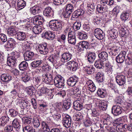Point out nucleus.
Segmentation results:
<instances>
[{
  "mask_svg": "<svg viewBox=\"0 0 132 132\" xmlns=\"http://www.w3.org/2000/svg\"><path fill=\"white\" fill-rule=\"evenodd\" d=\"M78 81V78L77 77L73 76L69 78L67 81V83L68 85L73 87L76 85Z\"/></svg>",
  "mask_w": 132,
  "mask_h": 132,
  "instance_id": "13",
  "label": "nucleus"
},
{
  "mask_svg": "<svg viewBox=\"0 0 132 132\" xmlns=\"http://www.w3.org/2000/svg\"><path fill=\"white\" fill-rule=\"evenodd\" d=\"M81 26V24L80 23L76 22L73 24V28L74 29L77 30L79 29Z\"/></svg>",
  "mask_w": 132,
  "mask_h": 132,
  "instance_id": "54",
  "label": "nucleus"
},
{
  "mask_svg": "<svg viewBox=\"0 0 132 132\" xmlns=\"http://www.w3.org/2000/svg\"><path fill=\"white\" fill-rule=\"evenodd\" d=\"M116 81L119 85H123L126 83L125 76L122 75H118L116 76Z\"/></svg>",
  "mask_w": 132,
  "mask_h": 132,
  "instance_id": "8",
  "label": "nucleus"
},
{
  "mask_svg": "<svg viewBox=\"0 0 132 132\" xmlns=\"http://www.w3.org/2000/svg\"><path fill=\"white\" fill-rule=\"evenodd\" d=\"M126 31L123 28H120L119 31L120 36L122 37H126L127 35L126 33Z\"/></svg>",
  "mask_w": 132,
  "mask_h": 132,
  "instance_id": "48",
  "label": "nucleus"
},
{
  "mask_svg": "<svg viewBox=\"0 0 132 132\" xmlns=\"http://www.w3.org/2000/svg\"><path fill=\"white\" fill-rule=\"evenodd\" d=\"M12 125L13 127L14 128L19 127V126H20L19 122L17 118H15L14 119L13 121Z\"/></svg>",
  "mask_w": 132,
  "mask_h": 132,
  "instance_id": "49",
  "label": "nucleus"
},
{
  "mask_svg": "<svg viewBox=\"0 0 132 132\" xmlns=\"http://www.w3.org/2000/svg\"><path fill=\"white\" fill-rule=\"evenodd\" d=\"M109 34L111 37L113 39L116 38L118 36L117 32L114 29H112L110 31Z\"/></svg>",
  "mask_w": 132,
  "mask_h": 132,
  "instance_id": "40",
  "label": "nucleus"
},
{
  "mask_svg": "<svg viewBox=\"0 0 132 132\" xmlns=\"http://www.w3.org/2000/svg\"><path fill=\"white\" fill-rule=\"evenodd\" d=\"M47 105L45 103H42L39 104V108L40 110L44 111L46 109Z\"/></svg>",
  "mask_w": 132,
  "mask_h": 132,
  "instance_id": "55",
  "label": "nucleus"
},
{
  "mask_svg": "<svg viewBox=\"0 0 132 132\" xmlns=\"http://www.w3.org/2000/svg\"><path fill=\"white\" fill-rule=\"evenodd\" d=\"M41 127L43 130V132H49L50 129L47 123L42 121L41 123Z\"/></svg>",
  "mask_w": 132,
  "mask_h": 132,
  "instance_id": "33",
  "label": "nucleus"
},
{
  "mask_svg": "<svg viewBox=\"0 0 132 132\" xmlns=\"http://www.w3.org/2000/svg\"><path fill=\"white\" fill-rule=\"evenodd\" d=\"M112 118L109 115H107L106 119L104 120V123L105 124L107 125H110L111 122L112 121Z\"/></svg>",
  "mask_w": 132,
  "mask_h": 132,
  "instance_id": "45",
  "label": "nucleus"
},
{
  "mask_svg": "<svg viewBox=\"0 0 132 132\" xmlns=\"http://www.w3.org/2000/svg\"><path fill=\"white\" fill-rule=\"evenodd\" d=\"M33 124L35 128H38L40 125L39 120L37 119L33 120Z\"/></svg>",
  "mask_w": 132,
  "mask_h": 132,
  "instance_id": "57",
  "label": "nucleus"
},
{
  "mask_svg": "<svg viewBox=\"0 0 132 132\" xmlns=\"http://www.w3.org/2000/svg\"><path fill=\"white\" fill-rule=\"evenodd\" d=\"M65 25L64 22L58 20H52L50 22L49 26L53 31L62 30Z\"/></svg>",
  "mask_w": 132,
  "mask_h": 132,
  "instance_id": "1",
  "label": "nucleus"
},
{
  "mask_svg": "<svg viewBox=\"0 0 132 132\" xmlns=\"http://www.w3.org/2000/svg\"><path fill=\"white\" fill-rule=\"evenodd\" d=\"M78 37L81 39H85L87 38V35L84 32H78Z\"/></svg>",
  "mask_w": 132,
  "mask_h": 132,
  "instance_id": "47",
  "label": "nucleus"
},
{
  "mask_svg": "<svg viewBox=\"0 0 132 132\" xmlns=\"http://www.w3.org/2000/svg\"><path fill=\"white\" fill-rule=\"evenodd\" d=\"M26 6V3L23 0H18L17 3V6L19 10L24 8Z\"/></svg>",
  "mask_w": 132,
  "mask_h": 132,
  "instance_id": "35",
  "label": "nucleus"
},
{
  "mask_svg": "<svg viewBox=\"0 0 132 132\" xmlns=\"http://www.w3.org/2000/svg\"><path fill=\"white\" fill-rule=\"evenodd\" d=\"M0 41L3 42H5L7 41V38L6 35L2 34H0Z\"/></svg>",
  "mask_w": 132,
  "mask_h": 132,
  "instance_id": "56",
  "label": "nucleus"
},
{
  "mask_svg": "<svg viewBox=\"0 0 132 132\" xmlns=\"http://www.w3.org/2000/svg\"><path fill=\"white\" fill-rule=\"evenodd\" d=\"M64 110H67L69 109L70 107L69 103L66 102L64 103L62 106Z\"/></svg>",
  "mask_w": 132,
  "mask_h": 132,
  "instance_id": "60",
  "label": "nucleus"
},
{
  "mask_svg": "<svg viewBox=\"0 0 132 132\" xmlns=\"http://www.w3.org/2000/svg\"><path fill=\"white\" fill-rule=\"evenodd\" d=\"M106 92L105 89H99L97 90V94L101 98H104L106 95Z\"/></svg>",
  "mask_w": 132,
  "mask_h": 132,
  "instance_id": "36",
  "label": "nucleus"
},
{
  "mask_svg": "<svg viewBox=\"0 0 132 132\" xmlns=\"http://www.w3.org/2000/svg\"><path fill=\"white\" fill-rule=\"evenodd\" d=\"M79 44L78 47L79 49L82 51L84 50L85 49H87L90 48L89 44L88 42L87 41H83L80 42Z\"/></svg>",
  "mask_w": 132,
  "mask_h": 132,
  "instance_id": "14",
  "label": "nucleus"
},
{
  "mask_svg": "<svg viewBox=\"0 0 132 132\" xmlns=\"http://www.w3.org/2000/svg\"><path fill=\"white\" fill-rule=\"evenodd\" d=\"M44 19L40 15H36L33 17V23L36 25H42L44 22Z\"/></svg>",
  "mask_w": 132,
  "mask_h": 132,
  "instance_id": "11",
  "label": "nucleus"
},
{
  "mask_svg": "<svg viewBox=\"0 0 132 132\" xmlns=\"http://www.w3.org/2000/svg\"><path fill=\"white\" fill-rule=\"evenodd\" d=\"M103 61H96L94 63L95 67L99 69L103 68Z\"/></svg>",
  "mask_w": 132,
  "mask_h": 132,
  "instance_id": "41",
  "label": "nucleus"
},
{
  "mask_svg": "<svg viewBox=\"0 0 132 132\" xmlns=\"http://www.w3.org/2000/svg\"><path fill=\"white\" fill-rule=\"evenodd\" d=\"M126 54V53L125 51H121L116 58L117 62L118 63H122L125 60Z\"/></svg>",
  "mask_w": 132,
  "mask_h": 132,
  "instance_id": "7",
  "label": "nucleus"
},
{
  "mask_svg": "<svg viewBox=\"0 0 132 132\" xmlns=\"http://www.w3.org/2000/svg\"><path fill=\"white\" fill-rule=\"evenodd\" d=\"M35 129H33L32 127L29 126H26L23 128V132H33Z\"/></svg>",
  "mask_w": 132,
  "mask_h": 132,
  "instance_id": "46",
  "label": "nucleus"
},
{
  "mask_svg": "<svg viewBox=\"0 0 132 132\" xmlns=\"http://www.w3.org/2000/svg\"><path fill=\"white\" fill-rule=\"evenodd\" d=\"M74 2V4H68L66 5V11H68L71 13L74 11L73 8L76 6L77 2L75 1H73L72 2Z\"/></svg>",
  "mask_w": 132,
  "mask_h": 132,
  "instance_id": "32",
  "label": "nucleus"
},
{
  "mask_svg": "<svg viewBox=\"0 0 132 132\" xmlns=\"http://www.w3.org/2000/svg\"><path fill=\"white\" fill-rule=\"evenodd\" d=\"M57 95L61 97H63L66 95L65 91L64 90H61L57 93Z\"/></svg>",
  "mask_w": 132,
  "mask_h": 132,
  "instance_id": "62",
  "label": "nucleus"
},
{
  "mask_svg": "<svg viewBox=\"0 0 132 132\" xmlns=\"http://www.w3.org/2000/svg\"><path fill=\"white\" fill-rule=\"evenodd\" d=\"M83 70L86 73L89 74H92L94 72L95 68L92 65H88L84 67Z\"/></svg>",
  "mask_w": 132,
  "mask_h": 132,
  "instance_id": "16",
  "label": "nucleus"
},
{
  "mask_svg": "<svg viewBox=\"0 0 132 132\" xmlns=\"http://www.w3.org/2000/svg\"><path fill=\"white\" fill-rule=\"evenodd\" d=\"M62 123L63 126L66 128H69L71 126V119L70 116L67 114L62 115Z\"/></svg>",
  "mask_w": 132,
  "mask_h": 132,
  "instance_id": "4",
  "label": "nucleus"
},
{
  "mask_svg": "<svg viewBox=\"0 0 132 132\" xmlns=\"http://www.w3.org/2000/svg\"><path fill=\"white\" fill-rule=\"evenodd\" d=\"M13 126L10 125H7L5 127L4 130L6 132H10L12 131L13 130Z\"/></svg>",
  "mask_w": 132,
  "mask_h": 132,
  "instance_id": "59",
  "label": "nucleus"
},
{
  "mask_svg": "<svg viewBox=\"0 0 132 132\" xmlns=\"http://www.w3.org/2000/svg\"><path fill=\"white\" fill-rule=\"evenodd\" d=\"M100 4L97 5L96 7V11L100 13H103L108 11V6L111 5L106 3L101 0L100 1Z\"/></svg>",
  "mask_w": 132,
  "mask_h": 132,
  "instance_id": "2",
  "label": "nucleus"
},
{
  "mask_svg": "<svg viewBox=\"0 0 132 132\" xmlns=\"http://www.w3.org/2000/svg\"><path fill=\"white\" fill-rule=\"evenodd\" d=\"M113 11L116 14H118L120 10V8L119 6H116L113 9Z\"/></svg>",
  "mask_w": 132,
  "mask_h": 132,
  "instance_id": "63",
  "label": "nucleus"
},
{
  "mask_svg": "<svg viewBox=\"0 0 132 132\" xmlns=\"http://www.w3.org/2000/svg\"><path fill=\"white\" fill-rule=\"evenodd\" d=\"M9 112H10V115L12 117H16L18 114V112L13 109H10Z\"/></svg>",
  "mask_w": 132,
  "mask_h": 132,
  "instance_id": "51",
  "label": "nucleus"
},
{
  "mask_svg": "<svg viewBox=\"0 0 132 132\" xmlns=\"http://www.w3.org/2000/svg\"><path fill=\"white\" fill-rule=\"evenodd\" d=\"M94 35L98 39L102 40L105 36V34L103 31L100 28H96L94 31Z\"/></svg>",
  "mask_w": 132,
  "mask_h": 132,
  "instance_id": "6",
  "label": "nucleus"
},
{
  "mask_svg": "<svg viewBox=\"0 0 132 132\" xmlns=\"http://www.w3.org/2000/svg\"><path fill=\"white\" fill-rule=\"evenodd\" d=\"M87 59L88 61L90 63H92L95 60L96 55L95 53L92 52L88 53Z\"/></svg>",
  "mask_w": 132,
  "mask_h": 132,
  "instance_id": "28",
  "label": "nucleus"
},
{
  "mask_svg": "<svg viewBox=\"0 0 132 132\" xmlns=\"http://www.w3.org/2000/svg\"><path fill=\"white\" fill-rule=\"evenodd\" d=\"M72 55L69 52L63 53L61 55V61L63 63H65L71 59Z\"/></svg>",
  "mask_w": 132,
  "mask_h": 132,
  "instance_id": "10",
  "label": "nucleus"
},
{
  "mask_svg": "<svg viewBox=\"0 0 132 132\" xmlns=\"http://www.w3.org/2000/svg\"><path fill=\"white\" fill-rule=\"evenodd\" d=\"M13 56L9 57L7 58V63L8 66L11 67H13L16 63V59L18 57V56L14 54V53H12Z\"/></svg>",
  "mask_w": 132,
  "mask_h": 132,
  "instance_id": "5",
  "label": "nucleus"
},
{
  "mask_svg": "<svg viewBox=\"0 0 132 132\" xmlns=\"http://www.w3.org/2000/svg\"><path fill=\"white\" fill-rule=\"evenodd\" d=\"M95 5L93 3L89 4L87 7V11L91 13H93L95 10Z\"/></svg>",
  "mask_w": 132,
  "mask_h": 132,
  "instance_id": "43",
  "label": "nucleus"
},
{
  "mask_svg": "<svg viewBox=\"0 0 132 132\" xmlns=\"http://www.w3.org/2000/svg\"><path fill=\"white\" fill-rule=\"evenodd\" d=\"M44 78L45 82L47 84H49L53 80V76L52 73H47L45 75Z\"/></svg>",
  "mask_w": 132,
  "mask_h": 132,
  "instance_id": "25",
  "label": "nucleus"
},
{
  "mask_svg": "<svg viewBox=\"0 0 132 132\" xmlns=\"http://www.w3.org/2000/svg\"><path fill=\"white\" fill-rule=\"evenodd\" d=\"M84 13V10L82 9H78L73 13L72 16L73 18H77L79 16L82 15Z\"/></svg>",
  "mask_w": 132,
  "mask_h": 132,
  "instance_id": "24",
  "label": "nucleus"
},
{
  "mask_svg": "<svg viewBox=\"0 0 132 132\" xmlns=\"http://www.w3.org/2000/svg\"><path fill=\"white\" fill-rule=\"evenodd\" d=\"M36 90L35 88L33 86L29 87L27 89L28 94L30 96H31L34 94Z\"/></svg>",
  "mask_w": 132,
  "mask_h": 132,
  "instance_id": "44",
  "label": "nucleus"
},
{
  "mask_svg": "<svg viewBox=\"0 0 132 132\" xmlns=\"http://www.w3.org/2000/svg\"><path fill=\"white\" fill-rule=\"evenodd\" d=\"M72 13L68 11H66L63 13V17L65 18H68L70 16Z\"/></svg>",
  "mask_w": 132,
  "mask_h": 132,
  "instance_id": "61",
  "label": "nucleus"
},
{
  "mask_svg": "<svg viewBox=\"0 0 132 132\" xmlns=\"http://www.w3.org/2000/svg\"><path fill=\"white\" fill-rule=\"evenodd\" d=\"M15 37L18 40L23 41L26 38V34L25 32L18 31L16 33Z\"/></svg>",
  "mask_w": 132,
  "mask_h": 132,
  "instance_id": "22",
  "label": "nucleus"
},
{
  "mask_svg": "<svg viewBox=\"0 0 132 132\" xmlns=\"http://www.w3.org/2000/svg\"><path fill=\"white\" fill-rule=\"evenodd\" d=\"M122 108L120 106L114 105L112 109V113L114 115L117 116L122 112Z\"/></svg>",
  "mask_w": 132,
  "mask_h": 132,
  "instance_id": "17",
  "label": "nucleus"
},
{
  "mask_svg": "<svg viewBox=\"0 0 132 132\" xmlns=\"http://www.w3.org/2000/svg\"><path fill=\"white\" fill-rule=\"evenodd\" d=\"M84 125L86 127L90 126L92 124V122L89 119H87L84 122Z\"/></svg>",
  "mask_w": 132,
  "mask_h": 132,
  "instance_id": "58",
  "label": "nucleus"
},
{
  "mask_svg": "<svg viewBox=\"0 0 132 132\" xmlns=\"http://www.w3.org/2000/svg\"><path fill=\"white\" fill-rule=\"evenodd\" d=\"M67 66L69 67L71 70L73 71H76L78 68V63L74 61H69L67 63Z\"/></svg>",
  "mask_w": 132,
  "mask_h": 132,
  "instance_id": "15",
  "label": "nucleus"
},
{
  "mask_svg": "<svg viewBox=\"0 0 132 132\" xmlns=\"http://www.w3.org/2000/svg\"><path fill=\"white\" fill-rule=\"evenodd\" d=\"M67 0H54V3L56 5H60L65 3Z\"/></svg>",
  "mask_w": 132,
  "mask_h": 132,
  "instance_id": "50",
  "label": "nucleus"
},
{
  "mask_svg": "<svg viewBox=\"0 0 132 132\" xmlns=\"http://www.w3.org/2000/svg\"><path fill=\"white\" fill-rule=\"evenodd\" d=\"M54 81L55 86L59 88H62L65 85L64 78L61 75L56 76Z\"/></svg>",
  "mask_w": 132,
  "mask_h": 132,
  "instance_id": "3",
  "label": "nucleus"
},
{
  "mask_svg": "<svg viewBox=\"0 0 132 132\" xmlns=\"http://www.w3.org/2000/svg\"><path fill=\"white\" fill-rule=\"evenodd\" d=\"M16 28L14 26H12L9 28L7 31V33L10 36H13L16 35Z\"/></svg>",
  "mask_w": 132,
  "mask_h": 132,
  "instance_id": "31",
  "label": "nucleus"
},
{
  "mask_svg": "<svg viewBox=\"0 0 132 132\" xmlns=\"http://www.w3.org/2000/svg\"><path fill=\"white\" fill-rule=\"evenodd\" d=\"M99 59L101 61H105L108 58V54L105 52H103L100 53L98 54Z\"/></svg>",
  "mask_w": 132,
  "mask_h": 132,
  "instance_id": "30",
  "label": "nucleus"
},
{
  "mask_svg": "<svg viewBox=\"0 0 132 132\" xmlns=\"http://www.w3.org/2000/svg\"><path fill=\"white\" fill-rule=\"evenodd\" d=\"M1 80L6 84L9 83L12 80V77L9 74H3L0 77Z\"/></svg>",
  "mask_w": 132,
  "mask_h": 132,
  "instance_id": "12",
  "label": "nucleus"
},
{
  "mask_svg": "<svg viewBox=\"0 0 132 132\" xmlns=\"http://www.w3.org/2000/svg\"><path fill=\"white\" fill-rule=\"evenodd\" d=\"M23 122L24 124L29 125L31 123L32 119L28 117H26L22 119Z\"/></svg>",
  "mask_w": 132,
  "mask_h": 132,
  "instance_id": "52",
  "label": "nucleus"
},
{
  "mask_svg": "<svg viewBox=\"0 0 132 132\" xmlns=\"http://www.w3.org/2000/svg\"><path fill=\"white\" fill-rule=\"evenodd\" d=\"M19 68L21 70L24 71L27 70L28 67V64L25 61H23L20 64L19 66Z\"/></svg>",
  "mask_w": 132,
  "mask_h": 132,
  "instance_id": "27",
  "label": "nucleus"
},
{
  "mask_svg": "<svg viewBox=\"0 0 132 132\" xmlns=\"http://www.w3.org/2000/svg\"><path fill=\"white\" fill-rule=\"evenodd\" d=\"M39 52L41 54L45 55L47 53L48 49L46 43L40 44L38 47Z\"/></svg>",
  "mask_w": 132,
  "mask_h": 132,
  "instance_id": "9",
  "label": "nucleus"
},
{
  "mask_svg": "<svg viewBox=\"0 0 132 132\" xmlns=\"http://www.w3.org/2000/svg\"><path fill=\"white\" fill-rule=\"evenodd\" d=\"M103 73L102 72H98L96 74V79L98 83H101L103 81Z\"/></svg>",
  "mask_w": 132,
  "mask_h": 132,
  "instance_id": "29",
  "label": "nucleus"
},
{
  "mask_svg": "<svg viewBox=\"0 0 132 132\" xmlns=\"http://www.w3.org/2000/svg\"><path fill=\"white\" fill-rule=\"evenodd\" d=\"M40 11V9L38 6H35L30 9L31 13L34 15L37 14L39 13Z\"/></svg>",
  "mask_w": 132,
  "mask_h": 132,
  "instance_id": "34",
  "label": "nucleus"
},
{
  "mask_svg": "<svg viewBox=\"0 0 132 132\" xmlns=\"http://www.w3.org/2000/svg\"><path fill=\"white\" fill-rule=\"evenodd\" d=\"M41 78L40 77H36L33 79L34 82H35V84L37 85L40 81Z\"/></svg>",
  "mask_w": 132,
  "mask_h": 132,
  "instance_id": "64",
  "label": "nucleus"
},
{
  "mask_svg": "<svg viewBox=\"0 0 132 132\" xmlns=\"http://www.w3.org/2000/svg\"><path fill=\"white\" fill-rule=\"evenodd\" d=\"M76 37H72L68 38V41L69 43L71 44H75L76 43Z\"/></svg>",
  "mask_w": 132,
  "mask_h": 132,
  "instance_id": "53",
  "label": "nucleus"
},
{
  "mask_svg": "<svg viewBox=\"0 0 132 132\" xmlns=\"http://www.w3.org/2000/svg\"><path fill=\"white\" fill-rule=\"evenodd\" d=\"M43 62L42 60H35L32 62L30 64L31 67L36 68L40 65Z\"/></svg>",
  "mask_w": 132,
  "mask_h": 132,
  "instance_id": "39",
  "label": "nucleus"
},
{
  "mask_svg": "<svg viewBox=\"0 0 132 132\" xmlns=\"http://www.w3.org/2000/svg\"><path fill=\"white\" fill-rule=\"evenodd\" d=\"M54 12L51 7H46L43 12L44 15L47 17H52L54 15Z\"/></svg>",
  "mask_w": 132,
  "mask_h": 132,
  "instance_id": "18",
  "label": "nucleus"
},
{
  "mask_svg": "<svg viewBox=\"0 0 132 132\" xmlns=\"http://www.w3.org/2000/svg\"><path fill=\"white\" fill-rule=\"evenodd\" d=\"M33 32L35 34H38L42 32V27L38 25H36L32 28Z\"/></svg>",
  "mask_w": 132,
  "mask_h": 132,
  "instance_id": "38",
  "label": "nucleus"
},
{
  "mask_svg": "<svg viewBox=\"0 0 132 132\" xmlns=\"http://www.w3.org/2000/svg\"><path fill=\"white\" fill-rule=\"evenodd\" d=\"M16 44V42L15 40L13 38H10L8 40L6 46L9 48H13L15 47Z\"/></svg>",
  "mask_w": 132,
  "mask_h": 132,
  "instance_id": "26",
  "label": "nucleus"
},
{
  "mask_svg": "<svg viewBox=\"0 0 132 132\" xmlns=\"http://www.w3.org/2000/svg\"><path fill=\"white\" fill-rule=\"evenodd\" d=\"M34 55L33 52L30 51H27L24 54V59L26 61H29L32 58Z\"/></svg>",
  "mask_w": 132,
  "mask_h": 132,
  "instance_id": "21",
  "label": "nucleus"
},
{
  "mask_svg": "<svg viewBox=\"0 0 132 132\" xmlns=\"http://www.w3.org/2000/svg\"><path fill=\"white\" fill-rule=\"evenodd\" d=\"M130 16V12L129 11H124L120 15V18L122 21H125L128 20Z\"/></svg>",
  "mask_w": 132,
  "mask_h": 132,
  "instance_id": "19",
  "label": "nucleus"
},
{
  "mask_svg": "<svg viewBox=\"0 0 132 132\" xmlns=\"http://www.w3.org/2000/svg\"><path fill=\"white\" fill-rule=\"evenodd\" d=\"M107 103L106 102H100L98 104L100 109L102 110H105L107 107Z\"/></svg>",
  "mask_w": 132,
  "mask_h": 132,
  "instance_id": "42",
  "label": "nucleus"
},
{
  "mask_svg": "<svg viewBox=\"0 0 132 132\" xmlns=\"http://www.w3.org/2000/svg\"><path fill=\"white\" fill-rule=\"evenodd\" d=\"M43 35L46 39L49 40H53L55 36V34L50 31L45 32Z\"/></svg>",
  "mask_w": 132,
  "mask_h": 132,
  "instance_id": "20",
  "label": "nucleus"
},
{
  "mask_svg": "<svg viewBox=\"0 0 132 132\" xmlns=\"http://www.w3.org/2000/svg\"><path fill=\"white\" fill-rule=\"evenodd\" d=\"M21 77L22 80L24 82H26L30 80V77L26 72H24L22 74Z\"/></svg>",
  "mask_w": 132,
  "mask_h": 132,
  "instance_id": "37",
  "label": "nucleus"
},
{
  "mask_svg": "<svg viewBox=\"0 0 132 132\" xmlns=\"http://www.w3.org/2000/svg\"><path fill=\"white\" fill-rule=\"evenodd\" d=\"M73 107L75 109L79 111L83 108V105L79 100H76L73 103Z\"/></svg>",
  "mask_w": 132,
  "mask_h": 132,
  "instance_id": "23",
  "label": "nucleus"
}]
</instances>
